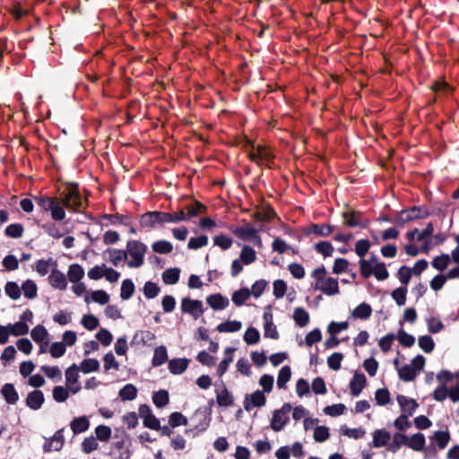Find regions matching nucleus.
<instances>
[{"mask_svg":"<svg viewBox=\"0 0 459 459\" xmlns=\"http://www.w3.org/2000/svg\"><path fill=\"white\" fill-rule=\"evenodd\" d=\"M397 339L401 345L410 348L414 345L415 338L413 335L407 333L403 329H400L397 333Z\"/></svg>","mask_w":459,"mask_h":459,"instance_id":"57","label":"nucleus"},{"mask_svg":"<svg viewBox=\"0 0 459 459\" xmlns=\"http://www.w3.org/2000/svg\"><path fill=\"white\" fill-rule=\"evenodd\" d=\"M450 433L448 431L437 430L429 437L431 441L436 442L437 447L442 450L446 447L450 441Z\"/></svg>","mask_w":459,"mask_h":459,"instance_id":"24","label":"nucleus"},{"mask_svg":"<svg viewBox=\"0 0 459 459\" xmlns=\"http://www.w3.org/2000/svg\"><path fill=\"white\" fill-rule=\"evenodd\" d=\"M213 244L221 247L222 250H228L231 247L233 239L230 237L221 233L213 238Z\"/></svg>","mask_w":459,"mask_h":459,"instance_id":"50","label":"nucleus"},{"mask_svg":"<svg viewBox=\"0 0 459 459\" xmlns=\"http://www.w3.org/2000/svg\"><path fill=\"white\" fill-rule=\"evenodd\" d=\"M152 248L155 253L167 255L172 252L173 246L168 240H158L152 245Z\"/></svg>","mask_w":459,"mask_h":459,"instance_id":"44","label":"nucleus"},{"mask_svg":"<svg viewBox=\"0 0 459 459\" xmlns=\"http://www.w3.org/2000/svg\"><path fill=\"white\" fill-rule=\"evenodd\" d=\"M450 261L451 258L448 254H442L441 255L436 256L431 264L435 269L444 271L448 266Z\"/></svg>","mask_w":459,"mask_h":459,"instance_id":"52","label":"nucleus"},{"mask_svg":"<svg viewBox=\"0 0 459 459\" xmlns=\"http://www.w3.org/2000/svg\"><path fill=\"white\" fill-rule=\"evenodd\" d=\"M230 231L242 240L257 239L259 244L262 242L258 236V230L249 223H247L244 227H231Z\"/></svg>","mask_w":459,"mask_h":459,"instance_id":"10","label":"nucleus"},{"mask_svg":"<svg viewBox=\"0 0 459 459\" xmlns=\"http://www.w3.org/2000/svg\"><path fill=\"white\" fill-rule=\"evenodd\" d=\"M293 319L298 326L305 327L309 322V314L303 307H296Z\"/></svg>","mask_w":459,"mask_h":459,"instance_id":"36","label":"nucleus"},{"mask_svg":"<svg viewBox=\"0 0 459 459\" xmlns=\"http://www.w3.org/2000/svg\"><path fill=\"white\" fill-rule=\"evenodd\" d=\"M139 225L141 229H155L163 227L162 212L152 211L146 212L139 217Z\"/></svg>","mask_w":459,"mask_h":459,"instance_id":"8","label":"nucleus"},{"mask_svg":"<svg viewBox=\"0 0 459 459\" xmlns=\"http://www.w3.org/2000/svg\"><path fill=\"white\" fill-rule=\"evenodd\" d=\"M181 310L184 313L190 314L194 318H199L204 312L203 303L198 299L184 298L181 301Z\"/></svg>","mask_w":459,"mask_h":459,"instance_id":"9","label":"nucleus"},{"mask_svg":"<svg viewBox=\"0 0 459 459\" xmlns=\"http://www.w3.org/2000/svg\"><path fill=\"white\" fill-rule=\"evenodd\" d=\"M101 220H108L110 221L112 225H116L117 223L122 225H129L130 224V216L124 215L119 213L108 214L104 213L100 217Z\"/></svg>","mask_w":459,"mask_h":459,"instance_id":"34","label":"nucleus"},{"mask_svg":"<svg viewBox=\"0 0 459 459\" xmlns=\"http://www.w3.org/2000/svg\"><path fill=\"white\" fill-rule=\"evenodd\" d=\"M169 424L172 428L187 425V419L178 411L172 412L169 418Z\"/></svg>","mask_w":459,"mask_h":459,"instance_id":"58","label":"nucleus"},{"mask_svg":"<svg viewBox=\"0 0 459 459\" xmlns=\"http://www.w3.org/2000/svg\"><path fill=\"white\" fill-rule=\"evenodd\" d=\"M168 360V352L165 346L160 345L154 350L152 359V367H160Z\"/></svg>","mask_w":459,"mask_h":459,"instance_id":"30","label":"nucleus"},{"mask_svg":"<svg viewBox=\"0 0 459 459\" xmlns=\"http://www.w3.org/2000/svg\"><path fill=\"white\" fill-rule=\"evenodd\" d=\"M78 370L80 369L76 364H73L65 370V384L67 387H71V385L77 384L79 377Z\"/></svg>","mask_w":459,"mask_h":459,"instance_id":"46","label":"nucleus"},{"mask_svg":"<svg viewBox=\"0 0 459 459\" xmlns=\"http://www.w3.org/2000/svg\"><path fill=\"white\" fill-rule=\"evenodd\" d=\"M160 291V287L153 281H146L143 286V294L149 299L156 298Z\"/></svg>","mask_w":459,"mask_h":459,"instance_id":"54","label":"nucleus"},{"mask_svg":"<svg viewBox=\"0 0 459 459\" xmlns=\"http://www.w3.org/2000/svg\"><path fill=\"white\" fill-rule=\"evenodd\" d=\"M24 228L21 223H13L5 228L4 233L6 236L13 238H19L22 236Z\"/></svg>","mask_w":459,"mask_h":459,"instance_id":"53","label":"nucleus"},{"mask_svg":"<svg viewBox=\"0 0 459 459\" xmlns=\"http://www.w3.org/2000/svg\"><path fill=\"white\" fill-rule=\"evenodd\" d=\"M71 429L74 435L86 431L90 427V421L86 416L74 418L70 423Z\"/></svg>","mask_w":459,"mask_h":459,"instance_id":"22","label":"nucleus"},{"mask_svg":"<svg viewBox=\"0 0 459 459\" xmlns=\"http://www.w3.org/2000/svg\"><path fill=\"white\" fill-rule=\"evenodd\" d=\"M260 340V333L255 327H248L244 334V341L249 344H255Z\"/></svg>","mask_w":459,"mask_h":459,"instance_id":"62","label":"nucleus"},{"mask_svg":"<svg viewBox=\"0 0 459 459\" xmlns=\"http://www.w3.org/2000/svg\"><path fill=\"white\" fill-rule=\"evenodd\" d=\"M67 276L71 282L77 283L83 278L84 270L79 264H73L69 265Z\"/></svg>","mask_w":459,"mask_h":459,"instance_id":"29","label":"nucleus"},{"mask_svg":"<svg viewBox=\"0 0 459 459\" xmlns=\"http://www.w3.org/2000/svg\"><path fill=\"white\" fill-rule=\"evenodd\" d=\"M50 266L56 267V262L52 257L48 260L39 259L35 264V270L39 275L45 276L48 274Z\"/></svg>","mask_w":459,"mask_h":459,"instance_id":"37","label":"nucleus"},{"mask_svg":"<svg viewBox=\"0 0 459 459\" xmlns=\"http://www.w3.org/2000/svg\"><path fill=\"white\" fill-rule=\"evenodd\" d=\"M33 200L42 212H50L52 220L60 221L65 218V211L58 197L39 195L33 196Z\"/></svg>","mask_w":459,"mask_h":459,"instance_id":"2","label":"nucleus"},{"mask_svg":"<svg viewBox=\"0 0 459 459\" xmlns=\"http://www.w3.org/2000/svg\"><path fill=\"white\" fill-rule=\"evenodd\" d=\"M408 436L401 432L393 435V440L388 446V451L396 453L402 446H407Z\"/></svg>","mask_w":459,"mask_h":459,"instance_id":"26","label":"nucleus"},{"mask_svg":"<svg viewBox=\"0 0 459 459\" xmlns=\"http://www.w3.org/2000/svg\"><path fill=\"white\" fill-rule=\"evenodd\" d=\"M372 314V307L369 304L366 302L360 303L359 306H357L351 315L355 318H359L361 320H366L371 316Z\"/></svg>","mask_w":459,"mask_h":459,"instance_id":"28","label":"nucleus"},{"mask_svg":"<svg viewBox=\"0 0 459 459\" xmlns=\"http://www.w3.org/2000/svg\"><path fill=\"white\" fill-rule=\"evenodd\" d=\"M292 410L290 403H285L280 409L273 412L270 427L273 431L279 432L289 423V413Z\"/></svg>","mask_w":459,"mask_h":459,"instance_id":"6","label":"nucleus"},{"mask_svg":"<svg viewBox=\"0 0 459 459\" xmlns=\"http://www.w3.org/2000/svg\"><path fill=\"white\" fill-rule=\"evenodd\" d=\"M371 247V244L369 240L368 239H359L356 242L355 245V253L358 256L361 258H364V256L368 252L369 248Z\"/></svg>","mask_w":459,"mask_h":459,"instance_id":"63","label":"nucleus"},{"mask_svg":"<svg viewBox=\"0 0 459 459\" xmlns=\"http://www.w3.org/2000/svg\"><path fill=\"white\" fill-rule=\"evenodd\" d=\"M343 224L350 227H359L366 229L370 224V221L365 217L364 213L359 211L350 209L342 212Z\"/></svg>","mask_w":459,"mask_h":459,"instance_id":"7","label":"nucleus"},{"mask_svg":"<svg viewBox=\"0 0 459 459\" xmlns=\"http://www.w3.org/2000/svg\"><path fill=\"white\" fill-rule=\"evenodd\" d=\"M183 210L186 211L185 213L187 221L201 213L206 212L207 208L201 202L195 201L192 204L186 206Z\"/></svg>","mask_w":459,"mask_h":459,"instance_id":"23","label":"nucleus"},{"mask_svg":"<svg viewBox=\"0 0 459 459\" xmlns=\"http://www.w3.org/2000/svg\"><path fill=\"white\" fill-rule=\"evenodd\" d=\"M134 290H135V287L131 279L124 280L121 284L120 298L123 300L129 299L133 296Z\"/></svg>","mask_w":459,"mask_h":459,"instance_id":"42","label":"nucleus"},{"mask_svg":"<svg viewBox=\"0 0 459 459\" xmlns=\"http://www.w3.org/2000/svg\"><path fill=\"white\" fill-rule=\"evenodd\" d=\"M334 230V226L325 223H312L308 227L303 229V233L306 236L315 234L319 237H328Z\"/></svg>","mask_w":459,"mask_h":459,"instance_id":"12","label":"nucleus"},{"mask_svg":"<svg viewBox=\"0 0 459 459\" xmlns=\"http://www.w3.org/2000/svg\"><path fill=\"white\" fill-rule=\"evenodd\" d=\"M4 291L13 300L19 299L22 295L21 289L15 281H7L4 286Z\"/></svg>","mask_w":459,"mask_h":459,"instance_id":"49","label":"nucleus"},{"mask_svg":"<svg viewBox=\"0 0 459 459\" xmlns=\"http://www.w3.org/2000/svg\"><path fill=\"white\" fill-rule=\"evenodd\" d=\"M290 377H291L290 367L283 366L278 373L277 386L279 388L286 387V384L290 381Z\"/></svg>","mask_w":459,"mask_h":459,"instance_id":"45","label":"nucleus"},{"mask_svg":"<svg viewBox=\"0 0 459 459\" xmlns=\"http://www.w3.org/2000/svg\"><path fill=\"white\" fill-rule=\"evenodd\" d=\"M10 333L14 336L25 335L29 333V325L25 322H16L8 325Z\"/></svg>","mask_w":459,"mask_h":459,"instance_id":"51","label":"nucleus"},{"mask_svg":"<svg viewBox=\"0 0 459 459\" xmlns=\"http://www.w3.org/2000/svg\"><path fill=\"white\" fill-rule=\"evenodd\" d=\"M126 252L132 256V260L127 262L128 267L138 268L144 263V255L147 251V246L139 240H130L126 244Z\"/></svg>","mask_w":459,"mask_h":459,"instance_id":"5","label":"nucleus"},{"mask_svg":"<svg viewBox=\"0 0 459 459\" xmlns=\"http://www.w3.org/2000/svg\"><path fill=\"white\" fill-rule=\"evenodd\" d=\"M190 360L186 358L173 359L169 361V370L173 375H180L188 368Z\"/></svg>","mask_w":459,"mask_h":459,"instance_id":"20","label":"nucleus"},{"mask_svg":"<svg viewBox=\"0 0 459 459\" xmlns=\"http://www.w3.org/2000/svg\"><path fill=\"white\" fill-rule=\"evenodd\" d=\"M79 369L84 374L98 371L100 362L96 359H85L81 362Z\"/></svg>","mask_w":459,"mask_h":459,"instance_id":"40","label":"nucleus"},{"mask_svg":"<svg viewBox=\"0 0 459 459\" xmlns=\"http://www.w3.org/2000/svg\"><path fill=\"white\" fill-rule=\"evenodd\" d=\"M266 403V397L263 391L256 390L249 395H247L244 401V408L250 411L253 407H262Z\"/></svg>","mask_w":459,"mask_h":459,"instance_id":"13","label":"nucleus"},{"mask_svg":"<svg viewBox=\"0 0 459 459\" xmlns=\"http://www.w3.org/2000/svg\"><path fill=\"white\" fill-rule=\"evenodd\" d=\"M206 302L214 310H223L230 304L228 298L222 296L221 293L209 295L206 298Z\"/></svg>","mask_w":459,"mask_h":459,"instance_id":"18","label":"nucleus"},{"mask_svg":"<svg viewBox=\"0 0 459 459\" xmlns=\"http://www.w3.org/2000/svg\"><path fill=\"white\" fill-rule=\"evenodd\" d=\"M179 276L180 269L178 267L167 269L162 273V280L169 285L176 284L179 281Z\"/></svg>","mask_w":459,"mask_h":459,"instance_id":"33","label":"nucleus"},{"mask_svg":"<svg viewBox=\"0 0 459 459\" xmlns=\"http://www.w3.org/2000/svg\"><path fill=\"white\" fill-rule=\"evenodd\" d=\"M44 402V394L40 390H34L29 393L26 398V405L33 411L39 410Z\"/></svg>","mask_w":459,"mask_h":459,"instance_id":"16","label":"nucleus"},{"mask_svg":"<svg viewBox=\"0 0 459 459\" xmlns=\"http://www.w3.org/2000/svg\"><path fill=\"white\" fill-rule=\"evenodd\" d=\"M398 376L404 382L413 381L417 377L416 369L411 365H403L398 368Z\"/></svg>","mask_w":459,"mask_h":459,"instance_id":"35","label":"nucleus"},{"mask_svg":"<svg viewBox=\"0 0 459 459\" xmlns=\"http://www.w3.org/2000/svg\"><path fill=\"white\" fill-rule=\"evenodd\" d=\"M419 346L426 352H431L435 348V342L429 335H422L419 338Z\"/></svg>","mask_w":459,"mask_h":459,"instance_id":"61","label":"nucleus"},{"mask_svg":"<svg viewBox=\"0 0 459 459\" xmlns=\"http://www.w3.org/2000/svg\"><path fill=\"white\" fill-rule=\"evenodd\" d=\"M193 427L198 431H204L210 425L211 416L205 409H197L191 417Z\"/></svg>","mask_w":459,"mask_h":459,"instance_id":"11","label":"nucleus"},{"mask_svg":"<svg viewBox=\"0 0 459 459\" xmlns=\"http://www.w3.org/2000/svg\"><path fill=\"white\" fill-rule=\"evenodd\" d=\"M162 220L163 225H165L166 223H178L186 221V217L184 210H180L177 212H162Z\"/></svg>","mask_w":459,"mask_h":459,"instance_id":"31","label":"nucleus"},{"mask_svg":"<svg viewBox=\"0 0 459 459\" xmlns=\"http://www.w3.org/2000/svg\"><path fill=\"white\" fill-rule=\"evenodd\" d=\"M397 402L401 407L402 413L408 414V416H411L419 407V403L415 399L403 394L397 396Z\"/></svg>","mask_w":459,"mask_h":459,"instance_id":"15","label":"nucleus"},{"mask_svg":"<svg viewBox=\"0 0 459 459\" xmlns=\"http://www.w3.org/2000/svg\"><path fill=\"white\" fill-rule=\"evenodd\" d=\"M425 436L419 432L413 434L411 437H408L407 446L414 451H421L425 446Z\"/></svg>","mask_w":459,"mask_h":459,"instance_id":"25","label":"nucleus"},{"mask_svg":"<svg viewBox=\"0 0 459 459\" xmlns=\"http://www.w3.org/2000/svg\"><path fill=\"white\" fill-rule=\"evenodd\" d=\"M377 403L380 406L386 405L390 403V393L386 388L377 389L375 393Z\"/></svg>","mask_w":459,"mask_h":459,"instance_id":"64","label":"nucleus"},{"mask_svg":"<svg viewBox=\"0 0 459 459\" xmlns=\"http://www.w3.org/2000/svg\"><path fill=\"white\" fill-rule=\"evenodd\" d=\"M239 259L246 265L251 264L256 260V252L253 247L245 245L240 252Z\"/></svg>","mask_w":459,"mask_h":459,"instance_id":"32","label":"nucleus"},{"mask_svg":"<svg viewBox=\"0 0 459 459\" xmlns=\"http://www.w3.org/2000/svg\"><path fill=\"white\" fill-rule=\"evenodd\" d=\"M242 324L239 321H227L218 325L217 330L220 333H234L241 329Z\"/></svg>","mask_w":459,"mask_h":459,"instance_id":"43","label":"nucleus"},{"mask_svg":"<svg viewBox=\"0 0 459 459\" xmlns=\"http://www.w3.org/2000/svg\"><path fill=\"white\" fill-rule=\"evenodd\" d=\"M326 270L324 265L316 267L311 273L316 282L315 290H319L328 296H333L340 292L338 281L333 277L325 278Z\"/></svg>","mask_w":459,"mask_h":459,"instance_id":"3","label":"nucleus"},{"mask_svg":"<svg viewBox=\"0 0 459 459\" xmlns=\"http://www.w3.org/2000/svg\"><path fill=\"white\" fill-rule=\"evenodd\" d=\"M315 250L325 257L332 256L333 247L329 241H320L315 245Z\"/></svg>","mask_w":459,"mask_h":459,"instance_id":"56","label":"nucleus"},{"mask_svg":"<svg viewBox=\"0 0 459 459\" xmlns=\"http://www.w3.org/2000/svg\"><path fill=\"white\" fill-rule=\"evenodd\" d=\"M217 403L222 407H230L233 405L234 400L226 387L216 395Z\"/></svg>","mask_w":459,"mask_h":459,"instance_id":"47","label":"nucleus"},{"mask_svg":"<svg viewBox=\"0 0 459 459\" xmlns=\"http://www.w3.org/2000/svg\"><path fill=\"white\" fill-rule=\"evenodd\" d=\"M208 244V237L206 235H200L196 238H190L187 243V247L189 249H199L207 246Z\"/></svg>","mask_w":459,"mask_h":459,"instance_id":"55","label":"nucleus"},{"mask_svg":"<svg viewBox=\"0 0 459 459\" xmlns=\"http://www.w3.org/2000/svg\"><path fill=\"white\" fill-rule=\"evenodd\" d=\"M367 385V378L363 373L356 372L350 381L351 394L358 396Z\"/></svg>","mask_w":459,"mask_h":459,"instance_id":"17","label":"nucleus"},{"mask_svg":"<svg viewBox=\"0 0 459 459\" xmlns=\"http://www.w3.org/2000/svg\"><path fill=\"white\" fill-rule=\"evenodd\" d=\"M1 394L8 404H15L19 400V394L11 383H6L2 386Z\"/></svg>","mask_w":459,"mask_h":459,"instance_id":"21","label":"nucleus"},{"mask_svg":"<svg viewBox=\"0 0 459 459\" xmlns=\"http://www.w3.org/2000/svg\"><path fill=\"white\" fill-rule=\"evenodd\" d=\"M22 290L24 296L30 299L37 297V284L32 280H26L22 285Z\"/></svg>","mask_w":459,"mask_h":459,"instance_id":"48","label":"nucleus"},{"mask_svg":"<svg viewBox=\"0 0 459 459\" xmlns=\"http://www.w3.org/2000/svg\"><path fill=\"white\" fill-rule=\"evenodd\" d=\"M250 296L251 291L249 290V289L244 287L235 291L232 295L231 299L236 306L240 307L249 299Z\"/></svg>","mask_w":459,"mask_h":459,"instance_id":"38","label":"nucleus"},{"mask_svg":"<svg viewBox=\"0 0 459 459\" xmlns=\"http://www.w3.org/2000/svg\"><path fill=\"white\" fill-rule=\"evenodd\" d=\"M341 431L344 436L354 439L362 438L366 434L365 429L362 428L349 429L343 426L341 428Z\"/></svg>","mask_w":459,"mask_h":459,"instance_id":"59","label":"nucleus"},{"mask_svg":"<svg viewBox=\"0 0 459 459\" xmlns=\"http://www.w3.org/2000/svg\"><path fill=\"white\" fill-rule=\"evenodd\" d=\"M391 438L390 433L385 429H377L373 433V446L382 447L387 445Z\"/></svg>","mask_w":459,"mask_h":459,"instance_id":"27","label":"nucleus"},{"mask_svg":"<svg viewBox=\"0 0 459 459\" xmlns=\"http://www.w3.org/2000/svg\"><path fill=\"white\" fill-rule=\"evenodd\" d=\"M244 140L246 143V146H249L253 150L255 149L260 160H264L266 161H272L274 159V155L266 146L260 145V144L257 146H255L254 142L249 140L247 136H245Z\"/></svg>","mask_w":459,"mask_h":459,"instance_id":"19","label":"nucleus"},{"mask_svg":"<svg viewBox=\"0 0 459 459\" xmlns=\"http://www.w3.org/2000/svg\"><path fill=\"white\" fill-rule=\"evenodd\" d=\"M137 396V388L133 384H126L119 391V397L123 401H133Z\"/></svg>","mask_w":459,"mask_h":459,"instance_id":"39","label":"nucleus"},{"mask_svg":"<svg viewBox=\"0 0 459 459\" xmlns=\"http://www.w3.org/2000/svg\"><path fill=\"white\" fill-rule=\"evenodd\" d=\"M430 214L429 209L424 206H411L402 210L396 216L395 224L403 227L406 223L429 217Z\"/></svg>","mask_w":459,"mask_h":459,"instance_id":"4","label":"nucleus"},{"mask_svg":"<svg viewBox=\"0 0 459 459\" xmlns=\"http://www.w3.org/2000/svg\"><path fill=\"white\" fill-rule=\"evenodd\" d=\"M60 204L64 209L74 212H83L88 204L87 199L82 200L77 183H67L66 187L61 195Z\"/></svg>","mask_w":459,"mask_h":459,"instance_id":"1","label":"nucleus"},{"mask_svg":"<svg viewBox=\"0 0 459 459\" xmlns=\"http://www.w3.org/2000/svg\"><path fill=\"white\" fill-rule=\"evenodd\" d=\"M48 280L54 289L65 290L67 288V280L65 273L56 268L52 269Z\"/></svg>","mask_w":459,"mask_h":459,"instance_id":"14","label":"nucleus"},{"mask_svg":"<svg viewBox=\"0 0 459 459\" xmlns=\"http://www.w3.org/2000/svg\"><path fill=\"white\" fill-rule=\"evenodd\" d=\"M48 333L47 329L42 325H36L31 330V333H30V336H31L32 340L37 343L41 342L48 336Z\"/></svg>","mask_w":459,"mask_h":459,"instance_id":"60","label":"nucleus"},{"mask_svg":"<svg viewBox=\"0 0 459 459\" xmlns=\"http://www.w3.org/2000/svg\"><path fill=\"white\" fill-rule=\"evenodd\" d=\"M153 403L157 408H163L169 403V395L167 390L161 389L154 393L152 396Z\"/></svg>","mask_w":459,"mask_h":459,"instance_id":"41","label":"nucleus"}]
</instances>
